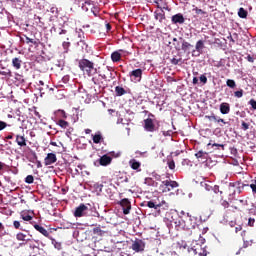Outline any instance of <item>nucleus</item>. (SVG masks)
<instances>
[{
    "label": "nucleus",
    "instance_id": "obj_1",
    "mask_svg": "<svg viewBox=\"0 0 256 256\" xmlns=\"http://www.w3.org/2000/svg\"><path fill=\"white\" fill-rule=\"evenodd\" d=\"M219 194L220 199H225V197H228V201H233V199H235V195H237V190H235L233 183H229V185H226L221 190L219 189V186H214L209 194L210 201H219Z\"/></svg>",
    "mask_w": 256,
    "mask_h": 256
},
{
    "label": "nucleus",
    "instance_id": "obj_2",
    "mask_svg": "<svg viewBox=\"0 0 256 256\" xmlns=\"http://www.w3.org/2000/svg\"><path fill=\"white\" fill-rule=\"evenodd\" d=\"M78 67L83 71L88 77H93L97 73V68H95V63L87 58L80 59L78 61Z\"/></svg>",
    "mask_w": 256,
    "mask_h": 256
},
{
    "label": "nucleus",
    "instance_id": "obj_3",
    "mask_svg": "<svg viewBox=\"0 0 256 256\" xmlns=\"http://www.w3.org/2000/svg\"><path fill=\"white\" fill-rule=\"evenodd\" d=\"M82 10H84L86 13H87V11H91V13L94 15V17H99L100 10L97 7V5H95V2H93L92 0H86L82 4Z\"/></svg>",
    "mask_w": 256,
    "mask_h": 256
},
{
    "label": "nucleus",
    "instance_id": "obj_4",
    "mask_svg": "<svg viewBox=\"0 0 256 256\" xmlns=\"http://www.w3.org/2000/svg\"><path fill=\"white\" fill-rule=\"evenodd\" d=\"M179 187V184L173 180H164L160 185V189H162V193H169L172 189Z\"/></svg>",
    "mask_w": 256,
    "mask_h": 256
},
{
    "label": "nucleus",
    "instance_id": "obj_5",
    "mask_svg": "<svg viewBox=\"0 0 256 256\" xmlns=\"http://www.w3.org/2000/svg\"><path fill=\"white\" fill-rule=\"evenodd\" d=\"M120 206L123 209L124 215H129L131 213V201L129 199L124 198L120 201Z\"/></svg>",
    "mask_w": 256,
    "mask_h": 256
},
{
    "label": "nucleus",
    "instance_id": "obj_6",
    "mask_svg": "<svg viewBox=\"0 0 256 256\" xmlns=\"http://www.w3.org/2000/svg\"><path fill=\"white\" fill-rule=\"evenodd\" d=\"M89 208L85 204H80L74 211V217H85Z\"/></svg>",
    "mask_w": 256,
    "mask_h": 256
},
{
    "label": "nucleus",
    "instance_id": "obj_7",
    "mask_svg": "<svg viewBox=\"0 0 256 256\" xmlns=\"http://www.w3.org/2000/svg\"><path fill=\"white\" fill-rule=\"evenodd\" d=\"M144 129L145 131H148V133H154V131H157V127H155L153 119L147 118L144 120Z\"/></svg>",
    "mask_w": 256,
    "mask_h": 256
},
{
    "label": "nucleus",
    "instance_id": "obj_8",
    "mask_svg": "<svg viewBox=\"0 0 256 256\" xmlns=\"http://www.w3.org/2000/svg\"><path fill=\"white\" fill-rule=\"evenodd\" d=\"M195 49L192 53L195 57H199L200 53H203V49H205V42L203 40H198L195 45Z\"/></svg>",
    "mask_w": 256,
    "mask_h": 256
},
{
    "label": "nucleus",
    "instance_id": "obj_9",
    "mask_svg": "<svg viewBox=\"0 0 256 256\" xmlns=\"http://www.w3.org/2000/svg\"><path fill=\"white\" fill-rule=\"evenodd\" d=\"M194 254V255H199V256H207V250L203 249L201 245L197 244L196 246L192 247L189 252Z\"/></svg>",
    "mask_w": 256,
    "mask_h": 256
},
{
    "label": "nucleus",
    "instance_id": "obj_10",
    "mask_svg": "<svg viewBox=\"0 0 256 256\" xmlns=\"http://www.w3.org/2000/svg\"><path fill=\"white\" fill-rule=\"evenodd\" d=\"M132 249L136 253H140V251H145V243L143 240H135L132 244Z\"/></svg>",
    "mask_w": 256,
    "mask_h": 256
},
{
    "label": "nucleus",
    "instance_id": "obj_11",
    "mask_svg": "<svg viewBox=\"0 0 256 256\" xmlns=\"http://www.w3.org/2000/svg\"><path fill=\"white\" fill-rule=\"evenodd\" d=\"M232 186L234 187V191H236V193L238 195H241V193H243V190L245 189V187H249V185L244 184L241 181H237V182L232 183Z\"/></svg>",
    "mask_w": 256,
    "mask_h": 256
},
{
    "label": "nucleus",
    "instance_id": "obj_12",
    "mask_svg": "<svg viewBox=\"0 0 256 256\" xmlns=\"http://www.w3.org/2000/svg\"><path fill=\"white\" fill-rule=\"evenodd\" d=\"M171 21L173 25H183L185 23V17L183 14L178 13L172 16Z\"/></svg>",
    "mask_w": 256,
    "mask_h": 256
},
{
    "label": "nucleus",
    "instance_id": "obj_13",
    "mask_svg": "<svg viewBox=\"0 0 256 256\" xmlns=\"http://www.w3.org/2000/svg\"><path fill=\"white\" fill-rule=\"evenodd\" d=\"M111 161H113V158H111V156L105 154L99 158L98 163L102 167H107V165H111Z\"/></svg>",
    "mask_w": 256,
    "mask_h": 256
},
{
    "label": "nucleus",
    "instance_id": "obj_14",
    "mask_svg": "<svg viewBox=\"0 0 256 256\" xmlns=\"http://www.w3.org/2000/svg\"><path fill=\"white\" fill-rule=\"evenodd\" d=\"M195 157L200 163H206L207 159H209V153L200 150L195 154Z\"/></svg>",
    "mask_w": 256,
    "mask_h": 256
},
{
    "label": "nucleus",
    "instance_id": "obj_15",
    "mask_svg": "<svg viewBox=\"0 0 256 256\" xmlns=\"http://www.w3.org/2000/svg\"><path fill=\"white\" fill-rule=\"evenodd\" d=\"M45 165H53V163H57V155L55 153H48L46 158L44 159Z\"/></svg>",
    "mask_w": 256,
    "mask_h": 256
},
{
    "label": "nucleus",
    "instance_id": "obj_16",
    "mask_svg": "<svg viewBox=\"0 0 256 256\" xmlns=\"http://www.w3.org/2000/svg\"><path fill=\"white\" fill-rule=\"evenodd\" d=\"M123 53H125V50H118L111 54V60L113 63H119L121 61V57H123Z\"/></svg>",
    "mask_w": 256,
    "mask_h": 256
},
{
    "label": "nucleus",
    "instance_id": "obj_17",
    "mask_svg": "<svg viewBox=\"0 0 256 256\" xmlns=\"http://www.w3.org/2000/svg\"><path fill=\"white\" fill-rule=\"evenodd\" d=\"M154 18L156 19V21H159V23H163V21H165L166 17L163 8L154 12Z\"/></svg>",
    "mask_w": 256,
    "mask_h": 256
},
{
    "label": "nucleus",
    "instance_id": "obj_18",
    "mask_svg": "<svg viewBox=\"0 0 256 256\" xmlns=\"http://www.w3.org/2000/svg\"><path fill=\"white\" fill-rule=\"evenodd\" d=\"M130 77H134V79H137V81H141V78L143 77V70L141 68L135 69L130 72Z\"/></svg>",
    "mask_w": 256,
    "mask_h": 256
},
{
    "label": "nucleus",
    "instance_id": "obj_19",
    "mask_svg": "<svg viewBox=\"0 0 256 256\" xmlns=\"http://www.w3.org/2000/svg\"><path fill=\"white\" fill-rule=\"evenodd\" d=\"M16 143L19 147H27V138L25 135H16Z\"/></svg>",
    "mask_w": 256,
    "mask_h": 256
},
{
    "label": "nucleus",
    "instance_id": "obj_20",
    "mask_svg": "<svg viewBox=\"0 0 256 256\" xmlns=\"http://www.w3.org/2000/svg\"><path fill=\"white\" fill-rule=\"evenodd\" d=\"M17 241H26V243H33V239L27 238V234L23 232H18L16 234Z\"/></svg>",
    "mask_w": 256,
    "mask_h": 256
},
{
    "label": "nucleus",
    "instance_id": "obj_21",
    "mask_svg": "<svg viewBox=\"0 0 256 256\" xmlns=\"http://www.w3.org/2000/svg\"><path fill=\"white\" fill-rule=\"evenodd\" d=\"M230 111H231V106L229 105V103L223 102L220 104V113H222V115H228Z\"/></svg>",
    "mask_w": 256,
    "mask_h": 256
},
{
    "label": "nucleus",
    "instance_id": "obj_22",
    "mask_svg": "<svg viewBox=\"0 0 256 256\" xmlns=\"http://www.w3.org/2000/svg\"><path fill=\"white\" fill-rule=\"evenodd\" d=\"M129 166L131 167V169H133L134 171H141V162L135 160V159H131L129 161Z\"/></svg>",
    "mask_w": 256,
    "mask_h": 256
},
{
    "label": "nucleus",
    "instance_id": "obj_23",
    "mask_svg": "<svg viewBox=\"0 0 256 256\" xmlns=\"http://www.w3.org/2000/svg\"><path fill=\"white\" fill-rule=\"evenodd\" d=\"M34 229H36V231L41 233V235H43L44 237H49V231H47V229H45V227H43L39 224H34Z\"/></svg>",
    "mask_w": 256,
    "mask_h": 256
},
{
    "label": "nucleus",
    "instance_id": "obj_24",
    "mask_svg": "<svg viewBox=\"0 0 256 256\" xmlns=\"http://www.w3.org/2000/svg\"><path fill=\"white\" fill-rule=\"evenodd\" d=\"M0 75H3L4 77H13V73L11 72V69L5 67L2 65V67H0Z\"/></svg>",
    "mask_w": 256,
    "mask_h": 256
},
{
    "label": "nucleus",
    "instance_id": "obj_25",
    "mask_svg": "<svg viewBox=\"0 0 256 256\" xmlns=\"http://www.w3.org/2000/svg\"><path fill=\"white\" fill-rule=\"evenodd\" d=\"M192 11H194L195 15L197 16L201 15L202 17H207L208 15L207 11L200 9L197 6H193Z\"/></svg>",
    "mask_w": 256,
    "mask_h": 256
},
{
    "label": "nucleus",
    "instance_id": "obj_26",
    "mask_svg": "<svg viewBox=\"0 0 256 256\" xmlns=\"http://www.w3.org/2000/svg\"><path fill=\"white\" fill-rule=\"evenodd\" d=\"M21 63H23V61L21 59L17 58V57L12 59V66L16 70L21 69Z\"/></svg>",
    "mask_w": 256,
    "mask_h": 256
},
{
    "label": "nucleus",
    "instance_id": "obj_27",
    "mask_svg": "<svg viewBox=\"0 0 256 256\" xmlns=\"http://www.w3.org/2000/svg\"><path fill=\"white\" fill-rule=\"evenodd\" d=\"M115 93H116L117 97H122V95H126L127 90H125V88H123L121 86H116Z\"/></svg>",
    "mask_w": 256,
    "mask_h": 256
},
{
    "label": "nucleus",
    "instance_id": "obj_28",
    "mask_svg": "<svg viewBox=\"0 0 256 256\" xmlns=\"http://www.w3.org/2000/svg\"><path fill=\"white\" fill-rule=\"evenodd\" d=\"M93 233L94 235H98L99 237H103V235H105V230L101 229V226L95 227L93 228Z\"/></svg>",
    "mask_w": 256,
    "mask_h": 256
},
{
    "label": "nucleus",
    "instance_id": "obj_29",
    "mask_svg": "<svg viewBox=\"0 0 256 256\" xmlns=\"http://www.w3.org/2000/svg\"><path fill=\"white\" fill-rule=\"evenodd\" d=\"M92 139H93V143H95L96 145L101 143V141H103V136L101 135V133L92 135Z\"/></svg>",
    "mask_w": 256,
    "mask_h": 256
},
{
    "label": "nucleus",
    "instance_id": "obj_30",
    "mask_svg": "<svg viewBox=\"0 0 256 256\" xmlns=\"http://www.w3.org/2000/svg\"><path fill=\"white\" fill-rule=\"evenodd\" d=\"M20 217H21V219H23V221H32L33 220V216L29 215V212H21Z\"/></svg>",
    "mask_w": 256,
    "mask_h": 256
},
{
    "label": "nucleus",
    "instance_id": "obj_31",
    "mask_svg": "<svg viewBox=\"0 0 256 256\" xmlns=\"http://www.w3.org/2000/svg\"><path fill=\"white\" fill-rule=\"evenodd\" d=\"M57 125H59V127H61L62 129H67V127H69V122L60 119L58 120Z\"/></svg>",
    "mask_w": 256,
    "mask_h": 256
},
{
    "label": "nucleus",
    "instance_id": "obj_32",
    "mask_svg": "<svg viewBox=\"0 0 256 256\" xmlns=\"http://www.w3.org/2000/svg\"><path fill=\"white\" fill-rule=\"evenodd\" d=\"M238 17H240V19H247V10L240 8L238 11Z\"/></svg>",
    "mask_w": 256,
    "mask_h": 256
},
{
    "label": "nucleus",
    "instance_id": "obj_33",
    "mask_svg": "<svg viewBox=\"0 0 256 256\" xmlns=\"http://www.w3.org/2000/svg\"><path fill=\"white\" fill-rule=\"evenodd\" d=\"M226 85L227 87H230V89H235V87H237V83L233 79H228Z\"/></svg>",
    "mask_w": 256,
    "mask_h": 256
},
{
    "label": "nucleus",
    "instance_id": "obj_34",
    "mask_svg": "<svg viewBox=\"0 0 256 256\" xmlns=\"http://www.w3.org/2000/svg\"><path fill=\"white\" fill-rule=\"evenodd\" d=\"M190 47H193V45H191V43L183 40V42H182V51H184V52L189 51Z\"/></svg>",
    "mask_w": 256,
    "mask_h": 256
},
{
    "label": "nucleus",
    "instance_id": "obj_35",
    "mask_svg": "<svg viewBox=\"0 0 256 256\" xmlns=\"http://www.w3.org/2000/svg\"><path fill=\"white\" fill-rule=\"evenodd\" d=\"M147 207H149V209H159V207H161V204H155V202L153 201H148Z\"/></svg>",
    "mask_w": 256,
    "mask_h": 256
},
{
    "label": "nucleus",
    "instance_id": "obj_36",
    "mask_svg": "<svg viewBox=\"0 0 256 256\" xmlns=\"http://www.w3.org/2000/svg\"><path fill=\"white\" fill-rule=\"evenodd\" d=\"M78 47H81L82 51H87V48L89 47L87 43H85V40H80L78 42Z\"/></svg>",
    "mask_w": 256,
    "mask_h": 256
},
{
    "label": "nucleus",
    "instance_id": "obj_37",
    "mask_svg": "<svg viewBox=\"0 0 256 256\" xmlns=\"http://www.w3.org/2000/svg\"><path fill=\"white\" fill-rule=\"evenodd\" d=\"M13 227H14V229H20V231H25V229H23V227H21V222H19L17 220H15L13 222Z\"/></svg>",
    "mask_w": 256,
    "mask_h": 256
},
{
    "label": "nucleus",
    "instance_id": "obj_38",
    "mask_svg": "<svg viewBox=\"0 0 256 256\" xmlns=\"http://www.w3.org/2000/svg\"><path fill=\"white\" fill-rule=\"evenodd\" d=\"M7 127H10L9 124H7V122L0 120V131H5V129H7Z\"/></svg>",
    "mask_w": 256,
    "mask_h": 256
},
{
    "label": "nucleus",
    "instance_id": "obj_39",
    "mask_svg": "<svg viewBox=\"0 0 256 256\" xmlns=\"http://www.w3.org/2000/svg\"><path fill=\"white\" fill-rule=\"evenodd\" d=\"M33 181H35V178L33 177V175H28L25 178V183H28V185H31L33 183Z\"/></svg>",
    "mask_w": 256,
    "mask_h": 256
},
{
    "label": "nucleus",
    "instance_id": "obj_40",
    "mask_svg": "<svg viewBox=\"0 0 256 256\" xmlns=\"http://www.w3.org/2000/svg\"><path fill=\"white\" fill-rule=\"evenodd\" d=\"M234 97H237L238 99H241V97H243V89L235 91L234 92Z\"/></svg>",
    "mask_w": 256,
    "mask_h": 256
},
{
    "label": "nucleus",
    "instance_id": "obj_41",
    "mask_svg": "<svg viewBox=\"0 0 256 256\" xmlns=\"http://www.w3.org/2000/svg\"><path fill=\"white\" fill-rule=\"evenodd\" d=\"M25 39H26V43L29 45V43H32V45H37V41L27 37V35H24Z\"/></svg>",
    "mask_w": 256,
    "mask_h": 256
},
{
    "label": "nucleus",
    "instance_id": "obj_42",
    "mask_svg": "<svg viewBox=\"0 0 256 256\" xmlns=\"http://www.w3.org/2000/svg\"><path fill=\"white\" fill-rule=\"evenodd\" d=\"M57 113L60 117H62V119H67V113L65 110H58Z\"/></svg>",
    "mask_w": 256,
    "mask_h": 256
},
{
    "label": "nucleus",
    "instance_id": "obj_43",
    "mask_svg": "<svg viewBox=\"0 0 256 256\" xmlns=\"http://www.w3.org/2000/svg\"><path fill=\"white\" fill-rule=\"evenodd\" d=\"M77 35L80 41H83V39H85V32H83V30L77 31Z\"/></svg>",
    "mask_w": 256,
    "mask_h": 256
},
{
    "label": "nucleus",
    "instance_id": "obj_44",
    "mask_svg": "<svg viewBox=\"0 0 256 256\" xmlns=\"http://www.w3.org/2000/svg\"><path fill=\"white\" fill-rule=\"evenodd\" d=\"M241 129L242 131H247L249 129V124L245 121H242Z\"/></svg>",
    "mask_w": 256,
    "mask_h": 256
},
{
    "label": "nucleus",
    "instance_id": "obj_45",
    "mask_svg": "<svg viewBox=\"0 0 256 256\" xmlns=\"http://www.w3.org/2000/svg\"><path fill=\"white\" fill-rule=\"evenodd\" d=\"M210 145H212V147H221L222 151L225 150V145H223V144H217V143L211 144V143H208V147H210Z\"/></svg>",
    "mask_w": 256,
    "mask_h": 256
},
{
    "label": "nucleus",
    "instance_id": "obj_46",
    "mask_svg": "<svg viewBox=\"0 0 256 256\" xmlns=\"http://www.w3.org/2000/svg\"><path fill=\"white\" fill-rule=\"evenodd\" d=\"M206 119H208L209 121H217V116H215V114H212L210 116H205Z\"/></svg>",
    "mask_w": 256,
    "mask_h": 256
},
{
    "label": "nucleus",
    "instance_id": "obj_47",
    "mask_svg": "<svg viewBox=\"0 0 256 256\" xmlns=\"http://www.w3.org/2000/svg\"><path fill=\"white\" fill-rule=\"evenodd\" d=\"M248 103H249V105H251L252 109L256 110V100L255 99H251Z\"/></svg>",
    "mask_w": 256,
    "mask_h": 256
},
{
    "label": "nucleus",
    "instance_id": "obj_48",
    "mask_svg": "<svg viewBox=\"0 0 256 256\" xmlns=\"http://www.w3.org/2000/svg\"><path fill=\"white\" fill-rule=\"evenodd\" d=\"M254 225H255V219L249 218L248 219V227H254Z\"/></svg>",
    "mask_w": 256,
    "mask_h": 256
},
{
    "label": "nucleus",
    "instance_id": "obj_49",
    "mask_svg": "<svg viewBox=\"0 0 256 256\" xmlns=\"http://www.w3.org/2000/svg\"><path fill=\"white\" fill-rule=\"evenodd\" d=\"M168 167L171 170L175 169V161H173V160L168 161Z\"/></svg>",
    "mask_w": 256,
    "mask_h": 256
},
{
    "label": "nucleus",
    "instance_id": "obj_50",
    "mask_svg": "<svg viewBox=\"0 0 256 256\" xmlns=\"http://www.w3.org/2000/svg\"><path fill=\"white\" fill-rule=\"evenodd\" d=\"M200 81H201V83H203L204 85L207 84V76L201 75V76H200Z\"/></svg>",
    "mask_w": 256,
    "mask_h": 256
},
{
    "label": "nucleus",
    "instance_id": "obj_51",
    "mask_svg": "<svg viewBox=\"0 0 256 256\" xmlns=\"http://www.w3.org/2000/svg\"><path fill=\"white\" fill-rule=\"evenodd\" d=\"M181 61V58H179V59H177V58H173L172 60H171V63H172V65H179V62Z\"/></svg>",
    "mask_w": 256,
    "mask_h": 256
},
{
    "label": "nucleus",
    "instance_id": "obj_52",
    "mask_svg": "<svg viewBox=\"0 0 256 256\" xmlns=\"http://www.w3.org/2000/svg\"><path fill=\"white\" fill-rule=\"evenodd\" d=\"M247 61L249 63H255V58H253V56H251L250 54H248V56L246 57Z\"/></svg>",
    "mask_w": 256,
    "mask_h": 256
},
{
    "label": "nucleus",
    "instance_id": "obj_53",
    "mask_svg": "<svg viewBox=\"0 0 256 256\" xmlns=\"http://www.w3.org/2000/svg\"><path fill=\"white\" fill-rule=\"evenodd\" d=\"M28 245H29V249H31L32 251H34V249H37V246L33 244V242H28Z\"/></svg>",
    "mask_w": 256,
    "mask_h": 256
},
{
    "label": "nucleus",
    "instance_id": "obj_54",
    "mask_svg": "<svg viewBox=\"0 0 256 256\" xmlns=\"http://www.w3.org/2000/svg\"><path fill=\"white\" fill-rule=\"evenodd\" d=\"M222 207H224V209L229 208V201L224 200V201L222 202Z\"/></svg>",
    "mask_w": 256,
    "mask_h": 256
},
{
    "label": "nucleus",
    "instance_id": "obj_55",
    "mask_svg": "<svg viewBox=\"0 0 256 256\" xmlns=\"http://www.w3.org/2000/svg\"><path fill=\"white\" fill-rule=\"evenodd\" d=\"M216 123H223V125H227V122L223 118H218V117H217Z\"/></svg>",
    "mask_w": 256,
    "mask_h": 256
},
{
    "label": "nucleus",
    "instance_id": "obj_56",
    "mask_svg": "<svg viewBox=\"0 0 256 256\" xmlns=\"http://www.w3.org/2000/svg\"><path fill=\"white\" fill-rule=\"evenodd\" d=\"M162 133H163L164 137H171V131L170 130L163 131Z\"/></svg>",
    "mask_w": 256,
    "mask_h": 256
},
{
    "label": "nucleus",
    "instance_id": "obj_57",
    "mask_svg": "<svg viewBox=\"0 0 256 256\" xmlns=\"http://www.w3.org/2000/svg\"><path fill=\"white\" fill-rule=\"evenodd\" d=\"M62 45H63L64 49H69L71 43L70 42H63Z\"/></svg>",
    "mask_w": 256,
    "mask_h": 256
},
{
    "label": "nucleus",
    "instance_id": "obj_58",
    "mask_svg": "<svg viewBox=\"0 0 256 256\" xmlns=\"http://www.w3.org/2000/svg\"><path fill=\"white\" fill-rule=\"evenodd\" d=\"M250 188L252 189L253 193H256V181L255 184H250Z\"/></svg>",
    "mask_w": 256,
    "mask_h": 256
},
{
    "label": "nucleus",
    "instance_id": "obj_59",
    "mask_svg": "<svg viewBox=\"0 0 256 256\" xmlns=\"http://www.w3.org/2000/svg\"><path fill=\"white\" fill-rule=\"evenodd\" d=\"M192 83L193 85H197V83H199V79L197 77H194Z\"/></svg>",
    "mask_w": 256,
    "mask_h": 256
},
{
    "label": "nucleus",
    "instance_id": "obj_60",
    "mask_svg": "<svg viewBox=\"0 0 256 256\" xmlns=\"http://www.w3.org/2000/svg\"><path fill=\"white\" fill-rule=\"evenodd\" d=\"M25 245H29V243H27V241H22L19 243V247H25Z\"/></svg>",
    "mask_w": 256,
    "mask_h": 256
},
{
    "label": "nucleus",
    "instance_id": "obj_61",
    "mask_svg": "<svg viewBox=\"0 0 256 256\" xmlns=\"http://www.w3.org/2000/svg\"><path fill=\"white\" fill-rule=\"evenodd\" d=\"M242 229H243V227L237 226V227L235 228V232H236V233H239V231H241Z\"/></svg>",
    "mask_w": 256,
    "mask_h": 256
},
{
    "label": "nucleus",
    "instance_id": "obj_62",
    "mask_svg": "<svg viewBox=\"0 0 256 256\" xmlns=\"http://www.w3.org/2000/svg\"><path fill=\"white\" fill-rule=\"evenodd\" d=\"M4 168H5V163L0 162V171H3Z\"/></svg>",
    "mask_w": 256,
    "mask_h": 256
},
{
    "label": "nucleus",
    "instance_id": "obj_63",
    "mask_svg": "<svg viewBox=\"0 0 256 256\" xmlns=\"http://www.w3.org/2000/svg\"><path fill=\"white\" fill-rule=\"evenodd\" d=\"M106 30H107L108 32L111 31V24H109V23L106 24Z\"/></svg>",
    "mask_w": 256,
    "mask_h": 256
},
{
    "label": "nucleus",
    "instance_id": "obj_64",
    "mask_svg": "<svg viewBox=\"0 0 256 256\" xmlns=\"http://www.w3.org/2000/svg\"><path fill=\"white\" fill-rule=\"evenodd\" d=\"M85 133H86V135H89L91 133V129H89V128L85 129Z\"/></svg>",
    "mask_w": 256,
    "mask_h": 256
}]
</instances>
